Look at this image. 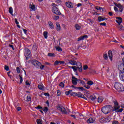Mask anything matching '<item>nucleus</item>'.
Wrapping results in <instances>:
<instances>
[{
	"label": "nucleus",
	"instance_id": "nucleus-28",
	"mask_svg": "<svg viewBox=\"0 0 124 124\" xmlns=\"http://www.w3.org/2000/svg\"><path fill=\"white\" fill-rule=\"evenodd\" d=\"M102 101H103V97L100 96L98 97V102L99 103H101V102H102Z\"/></svg>",
	"mask_w": 124,
	"mask_h": 124
},
{
	"label": "nucleus",
	"instance_id": "nucleus-15",
	"mask_svg": "<svg viewBox=\"0 0 124 124\" xmlns=\"http://www.w3.org/2000/svg\"><path fill=\"white\" fill-rule=\"evenodd\" d=\"M59 109L63 113V114H67V111L63 107H59Z\"/></svg>",
	"mask_w": 124,
	"mask_h": 124
},
{
	"label": "nucleus",
	"instance_id": "nucleus-38",
	"mask_svg": "<svg viewBox=\"0 0 124 124\" xmlns=\"http://www.w3.org/2000/svg\"><path fill=\"white\" fill-rule=\"evenodd\" d=\"M43 110L44 111V112H45V113H47V112H48V108L46 107H44L43 109Z\"/></svg>",
	"mask_w": 124,
	"mask_h": 124
},
{
	"label": "nucleus",
	"instance_id": "nucleus-2",
	"mask_svg": "<svg viewBox=\"0 0 124 124\" xmlns=\"http://www.w3.org/2000/svg\"><path fill=\"white\" fill-rule=\"evenodd\" d=\"M114 88L118 91V92H124V87L123 84L116 82L114 85Z\"/></svg>",
	"mask_w": 124,
	"mask_h": 124
},
{
	"label": "nucleus",
	"instance_id": "nucleus-36",
	"mask_svg": "<svg viewBox=\"0 0 124 124\" xmlns=\"http://www.w3.org/2000/svg\"><path fill=\"white\" fill-rule=\"evenodd\" d=\"M82 95V93L78 92L77 93L76 96H78V97H81Z\"/></svg>",
	"mask_w": 124,
	"mask_h": 124
},
{
	"label": "nucleus",
	"instance_id": "nucleus-42",
	"mask_svg": "<svg viewBox=\"0 0 124 124\" xmlns=\"http://www.w3.org/2000/svg\"><path fill=\"white\" fill-rule=\"evenodd\" d=\"M16 72L18 73H20L21 72V69L19 67H16Z\"/></svg>",
	"mask_w": 124,
	"mask_h": 124
},
{
	"label": "nucleus",
	"instance_id": "nucleus-34",
	"mask_svg": "<svg viewBox=\"0 0 124 124\" xmlns=\"http://www.w3.org/2000/svg\"><path fill=\"white\" fill-rule=\"evenodd\" d=\"M36 123L37 124H42V119H37Z\"/></svg>",
	"mask_w": 124,
	"mask_h": 124
},
{
	"label": "nucleus",
	"instance_id": "nucleus-6",
	"mask_svg": "<svg viewBox=\"0 0 124 124\" xmlns=\"http://www.w3.org/2000/svg\"><path fill=\"white\" fill-rule=\"evenodd\" d=\"M31 50L29 48L25 49L24 56L26 57V59L27 60L30 59L31 57Z\"/></svg>",
	"mask_w": 124,
	"mask_h": 124
},
{
	"label": "nucleus",
	"instance_id": "nucleus-1",
	"mask_svg": "<svg viewBox=\"0 0 124 124\" xmlns=\"http://www.w3.org/2000/svg\"><path fill=\"white\" fill-rule=\"evenodd\" d=\"M112 109H113L112 106L106 105L102 108L101 111L104 114H109L112 111Z\"/></svg>",
	"mask_w": 124,
	"mask_h": 124
},
{
	"label": "nucleus",
	"instance_id": "nucleus-61",
	"mask_svg": "<svg viewBox=\"0 0 124 124\" xmlns=\"http://www.w3.org/2000/svg\"><path fill=\"white\" fill-rule=\"evenodd\" d=\"M17 111H21V110H22V108L21 107H17Z\"/></svg>",
	"mask_w": 124,
	"mask_h": 124
},
{
	"label": "nucleus",
	"instance_id": "nucleus-51",
	"mask_svg": "<svg viewBox=\"0 0 124 124\" xmlns=\"http://www.w3.org/2000/svg\"><path fill=\"white\" fill-rule=\"evenodd\" d=\"M45 67V66L44 65H41L39 67L40 69H41L42 70V69H43V68H44V67Z\"/></svg>",
	"mask_w": 124,
	"mask_h": 124
},
{
	"label": "nucleus",
	"instance_id": "nucleus-8",
	"mask_svg": "<svg viewBox=\"0 0 124 124\" xmlns=\"http://www.w3.org/2000/svg\"><path fill=\"white\" fill-rule=\"evenodd\" d=\"M79 62H77L74 60H70L69 61V63L70 64H71V65H77V66H78V65L79 64Z\"/></svg>",
	"mask_w": 124,
	"mask_h": 124
},
{
	"label": "nucleus",
	"instance_id": "nucleus-30",
	"mask_svg": "<svg viewBox=\"0 0 124 124\" xmlns=\"http://www.w3.org/2000/svg\"><path fill=\"white\" fill-rule=\"evenodd\" d=\"M56 49V51L58 52H62V49L60 46H55Z\"/></svg>",
	"mask_w": 124,
	"mask_h": 124
},
{
	"label": "nucleus",
	"instance_id": "nucleus-29",
	"mask_svg": "<svg viewBox=\"0 0 124 124\" xmlns=\"http://www.w3.org/2000/svg\"><path fill=\"white\" fill-rule=\"evenodd\" d=\"M78 83H80V84H82V85L84 86L86 85V83H85V81L80 79L78 80Z\"/></svg>",
	"mask_w": 124,
	"mask_h": 124
},
{
	"label": "nucleus",
	"instance_id": "nucleus-48",
	"mask_svg": "<svg viewBox=\"0 0 124 124\" xmlns=\"http://www.w3.org/2000/svg\"><path fill=\"white\" fill-rule=\"evenodd\" d=\"M76 94H77L76 93L73 92L71 93V95H72V96H76Z\"/></svg>",
	"mask_w": 124,
	"mask_h": 124
},
{
	"label": "nucleus",
	"instance_id": "nucleus-16",
	"mask_svg": "<svg viewBox=\"0 0 124 124\" xmlns=\"http://www.w3.org/2000/svg\"><path fill=\"white\" fill-rule=\"evenodd\" d=\"M78 70L79 72H83V67L82 66V64L81 63L78 62Z\"/></svg>",
	"mask_w": 124,
	"mask_h": 124
},
{
	"label": "nucleus",
	"instance_id": "nucleus-59",
	"mask_svg": "<svg viewBox=\"0 0 124 124\" xmlns=\"http://www.w3.org/2000/svg\"><path fill=\"white\" fill-rule=\"evenodd\" d=\"M78 90H81V91H84V88H83V87H78Z\"/></svg>",
	"mask_w": 124,
	"mask_h": 124
},
{
	"label": "nucleus",
	"instance_id": "nucleus-55",
	"mask_svg": "<svg viewBox=\"0 0 124 124\" xmlns=\"http://www.w3.org/2000/svg\"><path fill=\"white\" fill-rule=\"evenodd\" d=\"M84 87L85 88H86V89H87V90H89V89H90V88H91V87L90 86L86 85V84H85V85L84 86Z\"/></svg>",
	"mask_w": 124,
	"mask_h": 124
},
{
	"label": "nucleus",
	"instance_id": "nucleus-5",
	"mask_svg": "<svg viewBox=\"0 0 124 124\" xmlns=\"http://www.w3.org/2000/svg\"><path fill=\"white\" fill-rule=\"evenodd\" d=\"M51 10L53 13L56 14V15H62V13H61V11H60V9H59V8H57L56 6H53Z\"/></svg>",
	"mask_w": 124,
	"mask_h": 124
},
{
	"label": "nucleus",
	"instance_id": "nucleus-35",
	"mask_svg": "<svg viewBox=\"0 0 124 124\" xmlns=\"http://www.w3.org/2000/svg\"><path fill=\"white\" fill-rule=\"evenodd\" d=\"M71 67L72 69H73L74 71L75 72H77L78 70V67L76 66H72V67Z\"/></svg>",
	"mask_w": 124,
	"mask_h": 124
},
{
	"label": "nucleus",
	"instance_id": "nucleus-27",
	"mask_svg": "<svg viewBox=\"0 0 124 124\" xmlns=\"http://www.w3.org/2000/svg\"><path fill=\"white\" fill-rule=\"evenodd\" d=\"M90 99L92 101H94L96 99V97L94 95L90 96Z\"/></svg>",
	"mask_w": 124,
	"mask_h": 124
},
{
	"label": "nucleus",
	"instance_id": "nucleus-47",
	"mask_svg": "<svg viewBox=\"0 0 124 124\" xmlns=\"http://www.w3.org/2000/svg\"><path fill=\"white\" fill-rule=\"evenodd\" d=\"M100 26H103L104 27H106V23L103 22L100 23Z\"/></svg>",
	"mask_w": 124,
	"mask_h": 124
},
{
	"label": "nucleus",
	"instance_id": "nucleus-41",
	"mask_svg": "<svg viewBox=\"0 0 124 124\" xmlns=\"http://www.w3.org/2000/svg\"><path fill=\"white\" fill-rule=\"evenodd\" d=\"M60 87H61V88H64V83H63L62 82H61L59 84Z\"/></svg>",
	"mask_w": 124,
	"mask_h": 124
},
{
	"label": "nucleus",
	"instance_id": "nucleus-24",
	"mask_svg": "<svg viewBox=\"0 0 124 124\" xmlns=\"http://www.w3.org/2000/svg\"><path fill=\"white\" fill-rule=\"evenodd\" d=\"M9 13H10L12 16H14V15H13V8L12 7H10L9 8Z\"/></svg>",
	"mask_w": 124,
	"mask_h": 124
},
{
	"label": "nucleus",
	"instance_id": "nucleus-53",
	"mask_svg": "<svg viewBox=\"0 0 124 124\" xmlns=\"http://www.w3.org/2000/svg\"><path fill=\"white\" fill-rule=\"evenodd\" d=\"M15 22L16 25H19V22L18 21L17 18H15Z\"/></svg>",
	"mask_w": 124,
	"mask_h": 124
},
{
	"label": "nucleus",
	"instance_id": "nucleus-33",
	"mask_svg": "<svg viewBox=\"0 0 124 124\" xmlns=\"http://www.w3.org/2000/svg\"><path fill=\"white\" fill-rule=\"evenodd\" d=\"M47 56L48 57H56V55L55 54V53H48L47 54Z\"/></svg>",
	"mask_w": 124,
	"mask_h": 124
},
{
	"label": "nucleus",
	"instance_id": "nucleus-44",
	"mask_svg": "<svg viewBox=\"0 0 124 124\" xmlns=\"http://www.w3.org/2000/svg\"><path fill=\"white\" fill-rule=\"evenodd\" d=\"M72 92V90H69L65 92L66 95H69V93Z\"/></svg>",
	"mask_w": 124,
	"mask_h": 124
},
{
	"label": "nucleus",
	"instance_id": "nucleus-45",
	"mask_svg": "<svg viewBox=\"0 0 124 124\" xmlns=\"http://www.w3.org/2000/svg\"><path fill=\"white\" fill-rule=\"evenodd\" d=\"M60 19V16H54V20H59Z\"/></svg>",
	"mask_w": 124,
	"mask_h": 124
},
{
	"label": "nucleus",
	"instance_id": "nucleus-39",
	"mask_svg": "<svg viewBox=\"0 0 124 124\" xmlns=\"http://www.w3.org/2000/svg\"><path fill=\"white\" fill-rule=\"evenodd\" d=\"M31 97L29 96V95H28L27 96V100L26 101H31Z\"/></svg>",
	"mask_w": 124,
	"mask_h": 124
},
{
	"label": "nucleus",
	"instance_id": "nucleus-57",
	"mask_svg": "<svg viewBox=\"0 0 124 124\" xmlns=\"http://www.w3.org/2000/svg\"><path fill=\"white\" fill-rule=\"evenodd\" d=\"M22 31H23L24 33H25V34H27V32L28 31L27 30L22 29Z\"/></svg>",
	"mask_w": 124,
	"mask_h": 124
},
{
	"label": "nucleus",
	"instance_id": "nucleus-56",
	"mask_svg": "<svg viewBox=\"0 0 124 124\" xmlns=\"http://www.w3.org/2000/svg\"><path fill=\"white\" fill-rule=\"evenodd\" d=\"M123 110H124V109L120 108V109L118 110L117 112V113H119V112L121 113V112H123Z\"/></svg>",
	"mask_w": 124,
	"mask_h": 124
},
{
	"label": "nucleus",
	"instance_id": "nucleus-58",
	"mask_svg": "<svg viewBox=\"0 0 124 124\" xmlns=\"http://www.w3.org/2000/svg\"><path fill=\"white\" fill-rule=\"evenodd\" d=\"M10 73H11V72L9 71L7 72V74L10 78H11V75H10Z\"/></svg>",
	"mask_w": 124,
	"mask_h": 124
},
{
	"label": "nucleus",
	"instance_id": "nucleus-32",
	"mask_svg": "<svg viewBox=\"0 0 124 124\" xmlns=\"http://www.w3.org/2000/svg\"><path fill=\"white\" fill-rule=\"evenodd\" d=\"M103 16H99L98 17V21L102 22L103 21Z\"/></svg>",
	"mask_w": 124,
	"mask_h": 124
},
{
	"label": "nucleus",
	"instance_id": "nucleus-9",
	"mask_svg": "<svg viewBox=\"0 0 124 124\" xmlns=\"http://www.w3.org/2000/svg\"><path fill=\"white\" fill-rule=\"evenodd\" d=\"M59 63H60V64H64V63H65V62H64V61H61L56 60L54 62V65H55V66L59 65Z\"/></svg>",
	"mask_w": 124,
	"mask_h": 124
},
{
	"label": "nucleus",
	"instance_id": "nucleus-19",
	"mask_svg": "<svg viewBox=\"0 0 124 124\" xmlns=\"http://www.w3.org/2000/svg\"><path fill=\"white\" fill-rule=\"evenodd\" d=\"M56 30L58 31H61V25L59 22H56Z\"/></svg>",
	"mask_w": 124,
	"mask_h": 124
},
{
	"label": "nucleus",
	"instance_id": "nucleus-14",
	"mask_svg": "<svg viewBox=\"0 0 124 124\" xmlns=\"http://www.w3.org/2000/svg\"><path fill=\"white\" fill-rule=\"evenodd\" d=\"M1 57L3 59H4L5 60H7V53L6 52H1Z\"/></svg>",
	"mask_w": 124,
	"mask_h": 124
},
{
	"label": "nucleus",
	"instance_id": "nucleus-17",
	"mask_svg": "<svg viewBox=\"0 0 124 124\" xmlns=\"http://www.w3.org/2000/svg\"><path fill=\"white\" fill-rule=\"evenodd\" d=\"M78 80H79V79H78L77 78H73L72 80V84L75 85H77V82L78 83Z\"/></svg>",
	"mask_w": 124,
	"mask_h": 124
},
{
	"label": "nucleus",
	"instance_id": "nucleus-37",
	"mask_svg": "<svg viewBox=\"0 0 124 124\" xmlns=\"http://www.w3.org/2000/svg\"><path fill=\"white\" fill-rule=\"evenodd\" d=\"M87 84L90 86H92V85H93V82L92 80H90L87 82Z\"/></svg>",
	"mask_w": 124,
	"mask_h": 124
},
{
	"label": "nucleus",
	"instance_id": "nucleus-13",
	"mask_svg": "<svg viewBox=\"0 0 124 124\" xmlns=\"http://www.w3.org/2000/svg\"><path fill=\"white\" fill-rule=\"evenodd\" d=\"M108 58L111 62L113 61V53L112 50H109L108 51Z\"/></svg>",
	"mask_w": 124,
	"mask_h": 124
},
{
	"label": "nucleus",
	"instance_id": "nucleus-12",
	"mask_svg": "<svg viewBox=\"0 0 124 124\" xmlns=\"http://www.w3.org/2000/svg\"><path fill=\"white\" fill-rule=\"evenodd\" d=\"M116 19H117V20H116L115 21L118 25H121V24L123 23V18L122 17H116Z\"/></svg>",
	"mask_w": 124,
	"mask_h": 124
},
{
	"label": "nucleus",
	"instance_id": "nucleus-20",
	"mask_svg": "<svg viewBox=\"0 0 124 124\" xmlns=\"http://www.w3.org/2000/svg\"><path fill=\"white\" fill-rule=\"evenodd\" d=\"M87 123L88 124H93L94 123V119L92 118H90L88 120H87Z\"/></svg>",
	"mask_w": 124,
	"mask_h": 124
},
{
	"label": "nucleus",
	"instance_id": "nucleus-26",
	"mask_svg": "<svg viewBox=\"0 0 124 124\" xmlns=\"http://www.w3.org/2000/svg\"><path fill=\"white\" fill-rule=\"evenodd\" d=\"M38 88L39 90H41V91H44V87L41 84H39L38 85Z\"/></svg>",
	"mask_w": 124,
	"mask_h": 124
},
{
	"label": "nucleus",
	"instance_id": "nucleus-60",
	"mask_svg": "<svg viewBox=\"0 0 124 124\" xmlns=\"http://www.w3.org/2000/svg\"><path fill=\"white\" fill-rule=\"evenodd\" d=\"M112 124H119V122L117 121H114L112 122Z\"/></svg>",
	"mask_w": 124,
	"mask_h": 124
},
{
	"label": "nucleus",
	"instance_id": "nucleus-63",
	"mask_svg": "<svg viewBox=\"0 0 124 124\" xmlns=\"http://www.w3.org/2000/svg\"><path fill=\"white\" fill-rule=\"evenodd\" d=\"M44 95H45L46 96H50V94H49L48 93H45Z\"/></svg>",
	"mask_w": 124,
	"mask_h": 124
},
{
	"label": "nucleus",
	"instance_id": "nucleus-64",
	"mask_svg": "<svg viewBox=\"0 0 124 124\" xmlns=\"http://www.w3.org/2000/svg\"><path fill=\"white\" fill-rule=\"evenodd\" d=\"M114 9L115 12H117L118 11V8H117L116 7H114Z\"/></svg>",
	"mask_w": 124,
	"mask_h": 124
},
{
	"label": "nucleus",
	"instance_id": "nucleus-43",
	"mask_svg": "<svg viewBox=\"0 0 124 124\" xmlns=\"http://www.w3.org/2000/svg\"><path fill=\"white\" fill-rule=\"evenodd\" d=\"M95 9H96V10H101V9H103L102 7H100L99 6H96L95 7Z\"/></svg>",
	"mask_w": 124,
	"mask_h": 124
},
{
	"label": "nucleus",
	"instance_id": "nucleus-62",
	"mask_svg": "<svg viewBox=\"0 0 124 124\" xmlns=\"http://www.w3.org/2000/svg\"><path fill=\"white\" fill-rule=\"evenodd\" d=\"M108 15H109V16H113V13L112 12H109L108 13Z\"/></svg>",
	"mask_w": 124,
	"mask_h": 124
},
{
	"label": "nucleus",
	"instance_id": "nucleus-7",
	"mask_svg": "<svg viewBox=\"0 0 124 124\" xmlns=\"http://www.w3.org/2000/svg\"><path fill=\"white\" fill-rule=\"evenodd\" d=\"M113 102L114 103V109H113L112 111H118L119 109H120V106H119V103H118V102L117 101V100L113 99Z\"/></svg>",
	"mask_w": 124,
	"mask_h": 124
},
{
	"label": "nucleus",
	"instance_id": "nucleus-3",
	"mask_svg": "<svg viewBox=\"0 0 124 124\" xmlns=\"http://www.w3.org/2000/svg\"><path fill=\"white\" fill-rule=\"evenodd\" d=\"M118 69L120 70V73H119L120 78H124V64H120L118 65Z\"/></svg>",
	"mask_w": 124,
	"mask_h": 124
},
{
	"label": "nucleus",
	"instance_id": "nucleus-10",
	"mask_svg": "<svg viewBox=\"0 0 124 124\" xmlns=\"http://www.w3.org/2000/svg\"><path fill=\"white\" fill-rule=\"evenodd\" d=\"M65 5L68 8H73V4L71 2L67 1L65 2Z\"/></svg>",
	"mask_w": 124,
	"mask_h": 124
},
{
	"label": "nucleus",
	"instance_id": "nucleus-49",
	"mask_svg": "<svg viewBox=\"0 0 124 124\" xmlns=\"http://www.w3.org/2000/svg\"><path fill=\"white\" fill-rule=\"evenodd\" d=\"M89 68V67L88 66V65H84L83 66V69L84 70H87V69Z\"/></svg>",
	"mask_w": 124,
	"mask_h": 124
},
{
	"label": "nucleus",
	"instance_id": "nucleus-46",
	"mask_svg": "<svg viewBox=\"0 0 124 124\" xmlns=\"http://www.w3.org/2000/svg\"><path fill=\"white\" fill-rule=\"evenodd\" d=\"M4 69L5 70H6V71H8V70H9V67H8V66L5 65Z\"/></svg>",
	"mask_w": 124,
	"mask_h": 124
},
{
	"label": "nucleus",
	"instance_id": "nucleus-23",
	"mask_svg": "<svg viewBox=\"0 0 124 124\" xmlns=\"http://www.w3.org/2000/svg\"><path fill=\"white\" fill-rule=\"evenodd\" d=\"M29 6H30V8H31V10H32V11H35V10H36L35 5H34V4H30Z\"/></svg>",
	"mask_w": 124,
	"mask_h": 124
},
{
	"label": "nucleus",
	"instance_id": "nucleus-18",
	"mask_svg": "<svg viewBox=\"0 0 124 124\" xmlns=\"http://www.w3.org/2000/svg\"><path fill=\"white\" fill-rule=\"evenodd\" d=\"M48 25L51 30H53L54 29V28H55L54 24H53V22H52V21H48Z\"/></svg>",
	"mask_w": 124,
	"mask_h": 124
},
{
	"label": "nucleus",
	"instance_id": "nucleus-31",
	"mask_svg": "<svg viewBox=\"0 0 124 124\" xmlns=\"http://www.w3.org/2000/svg\"><path fill=\"white\" fill-rule=\"evenodd\" d=\"M89 73L91 75H93L94 74H95V73H96V72L94 70H91L89 72Z\"/></svg>",
	"mask_w": 124,
	"mask_h": 124
},
{
	"label": "nucleus",
	"instance_id": "nucleus-54",
	"mask_svg": "<svg viewBox=\"0 0 124 124\" xmlns=\"http://www.w3.org/2000/svg\"><path fill=\"white\" fill-rule=\"evenodd\" d=\"M57 95L58 96H60V95H61V90L57 91Z\"/></svg>",
	"mask_w": 124,
	"mask_h": 124
},
{
	"label": "nucleus",
	"instance_id": "nucleus-11",
	"mask_svg": "<svg viewBox=\"0 0 124 124\" xmlns=\"http://www.w3.org/2000/svg\"><path fill=\"white\" fill-rule=\"evenodd\" d=\"M88 37H89L88 36V35L81 36L79 37L78 38V41H81V40H85L86 38H88Z\"/></svg>",
	"mask_w": 124,
	"mask_h": 124
},
{
	"label": "nucleus",
	"instance_id": "nucleus-22",
	"mask_svg": "<svg viewBox=\"0 0 124 124\" xmlns=\"http://www.w3.org/2000/svg\"><path fill=\"white\" fill-rule=\"evenodd\" d=\"M113 4L115 5V6H117V7L119 8V9L120 8H122L123 7V6L122 5V4H121V3L118 4L115 2H113Z\"/></svg>",
	"mask_w": 124,
	"mask_h": 124
},
{
	"label": "nucleus",
	"instance_id": "nucleus-25",
	"mask_svg": "<svg viewBox=\"0 0 124 124\" xmlns=\"http://www.w3.org/2000/svg\"><path fill=\"white\" fill-rule=\"evenodd\" d=\"M43 35L45 39H47V38H48V32L46 31H44Z\"/></svg>",
	"mask_w": 124,
	"mask_h": 124
},
{
	"label": "nucleus",
	"instance_id": "nucleus-40",
	"mask_svg": "<svg viewBox=\"0 0 124 124\" xmlns=\"http://www.w3.org/2000/svg\"><path fill=\"white\" fill-rule=\"evenodd\" d=\"M103 58L104 60H108V56L107 55V54H104Z\"/></svg>",
	"mask_w": 124,
	"mask_h": 124
},
{
	"label": "nucleus",
	"instance_id": "nucleus-21",
	"mask_svg": "<svg viewBox=\"0 0 124 124\" xmlns=\"http://www.w3.org/2000/svg\"><path fill=\"white\" fill-rule=\"evenodd\" d=\"M75 28L76 31H80L81 30V26L78 24H76L75 25Z\"/></svg>",
	"mask_w": 124,
	"mask_h": 124
},
{
	"label": "nucleus",
	"instance_id": "nucleus-52",
	"mask_svg": "<svg viewBox=\"0 0 124 124\" xmlns=\"http://www.w3.org/2000/svg\"><path fill=\"white\" fill-rule=\"evenodd\" d=\"M123 10H124V7L121 8L118 10V12L122 13V12H123Z\"/></svg>",
	"mask_w": 124,
	"mask_h": 124
},
{
	"label": "nucleus",
	"instance_id": "nucleus-50",
	"mask_svg": "<svg viewBox=\"0 0 124 124\" xmlns=\"http://www.w3.org/2000/svg\"><path fill=\"white\" fill-rule=\"evenodd\" d=\"M9 46L10 48H12V50H13V51H14V50H15L14 46L12 45H9Z\"/></svg>",
	"mask_w": 124,
	"mask_h": 124
},
{
	"label": "nucleus",
	"instance_id": "nucleus-4",
	"mask_svg": "<svg viewBox=\"0 0 124 124\" xmlns=\"http://www.w3.org/2000/svg\"><path fill=\"white\" fill-rule=\"evenodd\" d=\"M31 63L36 68H39L41 65V63L36 60H33L31 61Z\"/></svg>",
	"mask_w": 124,
	"mask_h": 124
}]
</instances>
